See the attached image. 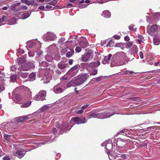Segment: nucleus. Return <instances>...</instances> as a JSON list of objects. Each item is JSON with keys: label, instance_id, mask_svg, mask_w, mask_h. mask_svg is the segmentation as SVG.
<instances>
[{"label": "nucleus", "instance_id": "cd10ccee", "mask_svg": "<svg viewBox=\"0 0 160 160\" xmlns=\"http://www.w3.org/2000/svg\"><path fill=\"white\" fill-rule=\"evenodd\" d=\"M15 99L16 101H15L16 103H18V102H19L21 101V100L22 99V98L21 96L19 94H17L15 96Z\"/></svg>", "mask_w": 160, "mask_h": 160}, {"label": "nucleus", "instance_id": "3c124183", "mask_svg": "<svg viewBox=\"0 0 160 160\" xmlns=\"http://www.w3.org/2000/svg\"><path fill=\"white\" fill-rule=\"evenodd\" d=\"M24 51L22 49H18L17 50V53H18L20 54H23L24 53Z\"/></svg>", "mask_w": 160, "mask_h": 160}, {"label": "nucleus", "instance_id": "f3484780", "mask_svg": "<svg viewBox=\"0 0 160 160\" xmlns=\"http://www.w3.org/2000/svg\"><path fill=\"white\" fill-rule=\"evenodd\" d=\"M21 2L28 6L32 5L34 3V1L32 0H22Z\"/></svg>", "mask_w": 160, "mask_h": 160}, {"label": "nucleus", "instance_id": "c9c22d12", "mask_svg": "<svg viewBox=\"0 0 160 160\" xmlns=\"http://www.w3.org/2000/svg\"><path fill=\"white\" fill-rule=\"evenodd\" d=\"M35 77L36 75L34 73H32L29 75V77L32 81H33L34 80Z\"/></svg>", "mask_w": 160, "mask_h": 160}, {"label": "nucleus", "instance_id": "864d4df0", "mask_svg": "<svg viewBox=\"0 0 160 160\" xmlns=\"http://www.w3.org/2000/svg\"><path fill=\"white\" fill-rule=\"evenodd\" d=\"M102 77L100 76L96 78V81L97 82H98L100 81L102 78Z\"/></svg>", "mask_w": 160, "mask_h": 160}, {"label": "nucleus", "instance_id": "412c9836", "mask_svg": "<svg viewBox=\"0 0 160 160\" xmlns=\"http://www.w3.org/2000/svg\"><path fill=\"white\" fill-rule=\"evenodd\" d=\"M111 13L108 10H106L103 11L102 14V15L104 17L106 18H109L111 16Z\"/></svg>", "mask_w": 160, "mask_h": 160}, {"label": "nucleus", "instance_id": "0e129e2a", "mask_svg": "<svg viewBox=\"0 0 160 160\" xmlns=\"http://www.w3.org/2000/svg\"><path fill=\"white\" fill-rule=\"evenodd\" d=\"M28 55L29 57H32L34 55V53L33 52H29L28 53Z\"/></svg>", "mask_w": 160, "mask_h": 160}, {"label": "nucleus", "instance_id": "5fc2aeb1", "mask_svg": "<svg viewBox=\"0 0 160 160\" xmlns=\"http://www.w3.org/2000/svg\"><path fill=\"white\" fill-rule=\"evenodd\" d=\"M73 5L72 4L69 3L66 6V7L67 8L73 7Z\"/></svg>", "mask_w": 160, "mask_h": 160}, {"label": "nucleus", "instance_id": "7ed1b4c3", "mask_svg": "<svg viewBox=\"0 0 160 160\" xmlns=\"http://www.w3.org/2000/svg\"><path fill=\"white\" fill-rule=\"evenodd\" d=\"M117 55L118 59L122 60L120 62L118 65H122L125 64L127 62L126 60V55L123 52H118L117 53Z\"/></svg>", "mask_w": 160, "mask_h": 160}, {"label": "nucleus", "instance_id": "79ce46f5", "mask_svg": "<svg viewBox=\"0 0 160 160\" xmlns=\"http://www.w3.org/2000/svg\"><path fill=\"white\" fill-rule=\"evenodd\" d=\"M51 72L50 69L48 68H47L45 70L44 74L45 76H49L50 72Z\"/></svg>", "mask_w": 160, "mask_h": 160}, {"label": "nucleus", "instance_id": "680f3d73", "mask_svg": "<svg viewBox=\"0 0 160 160\" xmlns=\"http://www.w3.org/2000/svg\"><path fill=\"white\" fill-rule=\"evenodd\" d=\"M78 88H74V90L75 91V92H76V93L78 94V95L79 93V90H78Z\"/></svg>", "mask_w": 160, "mask_h": 160}, {"label": "nucleus", "instance_id": "4d7b16f0", "mask_svg": "<svg viewBox=\"0 0 160 160\" xmlns=\"http://www.w3.org/2000/svg\"><path fill=\"white\" fill-rule=\"evenodd\" d=\"M132 48L135 51H136L138 49L137 46L135 45H132Z\"/></svg>", "mask_w": 160, "mask_h": 160}, {"label": "nucleus", "instance_id": "09e8293b", "mask_svg": "<svg viewBox=\"0 0 160 160\" xmlns=\"http://www.w3.org/2000/svg\"><path fill=\"white\" fill-rule=\"evenodd\" d=\"M68 79V77H67V75L66 74L65 76H63V77H62L61 78V80L62 81H64L65 80H67Z\"/></svg>", "mask_w": 160, "mask_h": 160}, {"label": "nucleus", "instance_id": "4be33fe9", "mask_svg": "<svg viewBox=\"0 0 160 160\" xmlns=\"http://www.w3.org/2000/svg\"><path fill=\"white\" fill-rule=\"evenodd\" d=\"M3 79V78L0 77V92L3 91L5 89L4 85L3 83H4Z\"/></svg>", "mask_w": 160, "mask_h": 160}, {"label": "nucleus", "instance_id": "dca6fc26", "mask_svg": "<svg viewBox=\"0 0 160 160\" xmlns=\"http://www.w3.org/2000/svg\"><path fill=\"white\" fill-rule=\"evenodd\" d=\"M20 5V3L19 2L14 3L11 6V9L15 12L18 11H17L18 8H17V7L19 6Z\"/></svg>", "mask_w": 160, "mask_h": 160}, {"label": "nucleus", "instance_id": "a211bd4d", "mask_svg": "<svg viewBox=\"0 0 160 160\" xmlns=\"http://www.w3.org/2000/svg\"><path fill=\"white\" fill-rule=\"evenodd\" d=\"M112 56V55L111 54H109L107 56L105 57L103 60L102 61V63L103 64H106V63H108Z\"/></svg>", "mask_w": 160, "mask_h": 160}, {"label": "nucleus", "instance_id": "f8f14e48", "mask_svg": "<svg viewBox=\"0 0 160 160\" xmlns=\"http://www.w3.org/2000/svg\"><path fill=\"white\" fill-rule=\"evenodd\" d=\"M88 45L87 40L86 38L81 37V47L82 48H85Z\"/></svg>", "mask_w": 160, "mask_h": 160}, {"label": "nucleus", "instance_id": "052dcab7", "mask_svg": "<svg viewBox=\"0 0 160 160\" xmlns=\"http://www.w3.org/2000/svg\"><path fill=\"white\" fill-rule=\"evenodd\" d=\"M3 160H11L10 158L8 156H5L2 158Z\"/></svg>", "mask_w": 160, "mask_h": 160}, {"label": "nucleus", "instance_id": "c85d7f7f", "mask_svg": "<svg viewBox=\"0 0 160 160\" xmlns=\"http://www.w3.org/2000/svg\"><path fill=\"white\" fill-rule=\"evenodd\" d=\"M31 104V101H29L27 102L24 103L23 104L21 105V107L22 108H27L29 106H30Z\"/></svg>", "mask_w": 160, "mask_h": 160}, {"label": "nucleus", "instance_id": "423d86ee", "mask_svg": "<svg viewBox=\"0 0 160 160\" xmlns=\"http://www.w3.org/2000/svg\"><path fill=\"white\" fill-rule=\"evenodd\" d=\"M159 28V27L158 25H153L151 27L150 30H148V32L152 36H155Z\"/></svg>", "mask_w": 160, "mask_h": 160}, {"label": "nucleus", "instance_id": "bf43d9fd", "mask_svg": "<svg viewBox=\"0 0 160 160\" xmlns=\"http://www.w3.org/2000/svg\"><path fill=\"white\" fill-rule=\"evenodd\" d=\"M114 38L116 39H119L120 38V36L119 35H115L114 36Z\"/></svg>", "mask_w": 160, "mask_h": 160}, {"label": "nucleus", "instance_id": "8fccbe9b", "mask_svg": "<svg viewBox=\"0 0 160 160\" xmlns=\"http://www.w3.org/2000/svg\"><path fill=\"white\" fill-rule=\"evenodd\" d=\"M97 73V69L94 70L92 72L90 73V75H95Z\"/></svg>", "mask_w": 160, "mask_h": 160}, {"label": "nucleus", "instance_id": "603ef678", "mask_svg": "<svg viewBox=\"0 0 160 160\" xmlns=\"http://www.w3.org/2000/svg\"><path fill=\"white\" fill-rule=\"evenodd\" d=\"M88 4H81V8H83L86 7Z\"/></svg>", "mask_w": 160, "mask_h": 160}, {"label": "nucleus", "instance_id": "39448f33", "mask_svg": "<svg viewBox=\"0 0 160 160\" xmlns=\"http://www.w3.org/2000/svg\"><path fill=\"white\" fill-rule=\"evenodd\" d=\"M46 92L45 91L42 90L40 91L33 98V99L37 101H43L45 99Z\"/></svg>", "mask_w": 160, "mask_h": 160}, {"label": "nucleus", "instance_id": "20e7f679", "mask_svg": "<svg viewBox=\"0 0 160 160\" xmlns=\"http://www.w3.org/2000/svg\"><path fill=\"white\" fill-rule=\"evenodd\" d=\"M56 38V35L52 32H48L43 36V39L45 41H53Z\"/></svg>", "mask_w": 160, "mask_h": 160}, {"label": "nucleus", "instance_id": "58836bf2", "mask_svg": "<svg viewBox=\"0 0 160 160\" xmlns=\"http://www.w3.org/2000/svg\"><path fill=\"white\" fill-rule=\"evenodd\" d=\"M28 8V7L25 5L21 6L20 7L18 8V10L17 11H20L22 10H27Z\"/></svg>", "mask_w": 160, "mask_h": 160}, {"label": "nucleus", "instance_id": "6e6d98bb", "mask_svg": "<svg viewBox=\"0 0 160 160\" xmlns=\"http://www.w3.org/2000/svg\"><path fill=\"white\" fill-rule=\"evenodd\" d=\"M112 43V42L111 41H110L109 42H108L107 44V47H111L112 46V45L111 44V43Z\"/></svg>", "mask_w": 160, "mask_h": 160}, {"label": "nucleus", "instance_id": "338daca9", "mask_svg": "<svg viewBox=\"0 0 160 160\" xmlns=\"http://www.w3.org/2000/svg\"><path fill=\"white\" fill-rule=\"evenodd\" d=\"M75 51L77 52H80V47H76L75 49Z\"/></svg>", "mask_w": 160, "mask_h": 160}, {"label": "nucleus", "instance_id": "1a4fd4ad", "mask_svg": "<svg viewBox=\"0 0 160 160\" xmlns=\"http://www.w3.org/2000/svg\"><path fill=\"white\" fill-rule=\"evenodd\" d=\"M33 67V63L32 62H29L23 64L21 66V69L23 71H27Z\"/></svg>", "mask_w": 160, "mask_h": 160}, {"label": "nucleus", "instance_id": "9b49d317", "mask_svg": "<svg viewBox=\"0 0 160 160\" xmlns=\"http://www.w3.org/2000/svg\"><path fill=\"white\" fill-rule=\"evenodd\" d=\"M56 127L57 128H59L61 129H64L69 126V123L68 122H65L62 124H61L60 125H59V123L57 122L56 124Z\"/></svg>", "mask_w": 160, "mask_h": 160}, {"label": "nucleus", "instance_id": "f03ea898", "mask_svg": "<svg viewBox=\"0 0 160 160\" xmlns=\"http://www.w3.org/2000/svg\"><path fill=\"white\" fill-rule=\"evenodd\" d=\"M94 52L92 50H89L88 52L82 55V60L83 62L90 60L93 57Z\"/></svg>", "mask_w": 160, "mask_h": 160}, {"label": "nucleus", "instance_id": "72a5a7b5", "mask_svg": "<svg viewBox=\"0 0 160 160\" xmlns=\"http://www.w3.org/2000/svg\"><path fill=\"white\" fill-rule=\"evenodd\" d=\"M86 75L85 74L81 75V84L86 79Z\"/></svg>", "mask_w": 160, "mask_h": 160}, {"label": "nucleus", "instance_id": "4468645a", "mask_svg": "<svg viewBox=\"0 0 160 160\" xmlns=\"http://www.w3.org/2000/svg\"><path fill=\"white\" fill-rule=\"evenodd\" d=\"M25 153L26 151H18L14 154V155L21 158L25 155Z\"/></svg>", "mask_w": 160, "mask_h": 160}, {"label": "nucleus", "instance_id": "0eeeda50", "mask_svg": "<svg viewBox=\"0 0 160 160\" xmlns=\"http://www.w3.org/2000/svg\"><path fill=\"white\" fill-rule=\"evenodd\" d=\"M112 141L111 140H109L108 141H106L102 143L101 145L103 147L105 146V148L108 151H107L108 154L109 155L110 153V150H111L112 148Z\"/></svg>", "mask_w": 160, "mask_h": 160}, {"label": "nucleus", "instance_id": "473e14b6", "mask_svg": "<svg viewBox=\"0 0 160 160\" xmlns=\"http://www.w3.org/2000/svg\"><path fill=\"white\" fill-rule=\"evenodd\" d=\"M154 18L157 20L160 19V12L156 13L154 15Z\"/></svg>", "mask_w": 160, "mask_h": 160}, {"label": "nucleus", "instance_id": "6ab92c4d", "mask_svg": "<svg viewBox=\"0 0 160 160\" xmlns=\"http://www.w3.org/2000/svg\"><path fill=\"white\" fill-rule=\"evenodd\" d=\"M29 119V118L28 116H22L19 117L17 118V120L18 122H22L23 121L28 120Z\"/></svg>", "mask_w": 160, "mask_h": 160}, {"label": "nucleus", "instance_id": "de8ad7c7", "mask_svg": "<svg viewBox=\"0 0 160 160\" xmlns=\"http://www.w3.org/2000/svg\"><path fill=\"white\" fill-rule=\"evenodd\" d=\"M78 66L77 65H75L73 67H72L71 69V71L76 70H78Z\"/></svg>", "mask_w": 160, "mask_h": 160}, {"label": "nucleus", "instance_id": "4c0bfd02", "mask_svg": "<svg viewBox=\"0 0 160 160\" xmlns=\"http://www.w3.org/2000/svg\"><path fill=\"white\" fill-rule=\"evenodd\" d=\"M89 104H86L83 106L81 108V114L84 111V110L87 107L89 106Z\"/></svg>", "mask_w": 160, "mask_h": 160}, {"label": "nucleus", "instance_id": "13d9d810", "mask_svg": "<svg viewBox=\"0 0 160 160\" xmlns=\"http://www.w3.org/2000/svg\"><path fill=\"white\" fill-rule=\"evenodd\" d=\"M87 122V121L85 120V118H83L82 119H81V123H83Z\"/></svg>", "mask_w": 160, "mask_h": 160}, {"label": "nucleus", "instance_id": "9d476101", "mask_svg": "<svg viewBox=\"0 0 160 160\" xmlns=\"http://www.w3.org/2000/svg\"><path fill=\"white\" fill-rule=\"evenodd\" d=\"M62 52H67L66 54L67 57L69 58L72 56L74 53V51L73 50H71L69 48H66L65 49H62Z\"/></svg>", "mask_w": 160, "mask_h": 160}, {"label": "nucleus", "instance_id": "e2e57ef3", "mask_svg": "<svg viewBox=\"0 0 160 160\" xmlns=\"http://www.w3.org/2000/svg\"><path fill=\"white\" fill-rule=\"evenodd\" d=\"M139 56H140V58L141 59H143V53L142 52H139Z\"/></svg>", "mask_w": 160, "mask_h": 160}, {"label": "nucleus", "instance_id": "aec40b11", "mask_svg": "<svg viewBox=\"0 0 160 160\" xmlns=\"http://www.w3.org/2000/svg\"><path fill=\"white\" fill-rule=\"evenodd\" d=\"M72 80L74 81L73 82L75 85L78 86L80 84V77L74 78L72 79Z\"/></svg>", "mask_w": 160, "mask_h": 160}, {"label": "nucleus", "instance_id": "c756f323", "mask_svg": "<svg viewBox=\"0 0 160 160\" xmlns=\"http://www.w3.org/2000/svg\"><path fill=\"white\" fill-rule=\"evenodd\" d=\"M20 76L23 78H26L27 77L28 74V73L27 72H20L19 74Z\"/></svg>", "mask_w": 160, "mask_h": 160}, {"label": "nucleus", "instance_id": "f704fd0d", "mask_svg": "<svg viewBox=\"0 0 160 160\" xmlns=\"http://www.w3.org/2000/svg\"><path fill=\"white\" fill-rule=\"evenodd\" d=\"M49 106L47 105H43L41 108L40 111L42 112H44L45 111L48 109Z\"/></svg>", "mask_w": 160, "mask_h": 160}, {"label": "nucleus", "instance_id": "7c9ffc66", "mask_svg": "<svg viewBox=\"0 0 160 160\" xmlns=\"http://www.w3.org/2000/svg\"><path fill=\"white\" fill-rule=\"evenodd\" d=\"M153 43L156 45H159L160 43V39L156 37L154 38L153 39Z\"/></svg>", "mask_w": 160, "mask_h": 160}, {"label": "nucleus", "instance_id": "69168bd1", "mask_svg": "<svg viewBox=\"0 0 160 160\" xmlns=\"http://www.w3.org/2000/svg\"><path fill=\"white\" fill-rule=\"evenodd\" d=\"M42 52L41 51H38L37 52V54L39 56H40L42 54Z\"/></svg>", "mask_w": 160, "mask_h": 160}, {"label": "nucleus", "instance_id": "bb28decb", "mask_svg": "<svg viewBox=\"0 0 160 160\" xmlns=\"http://www.w3.org/2000/svg\"><path fill=\"white\" fill-rule=\"evenodd\" d=\"M16 19L15 18H12L9 19L8 24L10 25H13L16 23Z\"/></svg>", "mask_w": 160, "mask_h": 160}, {"label": "nucleus", "instance_id": "a878e982", "mask_svg": "<svg viewBox=\"0 0 160 160\" xmlns=\"http://www.w3.org/2000/svg\"><path fill=\"white\" fill-rule=\"evenodd\" d=\"M66 65L64 62H60L58 64V67L60 69H63L66 68Z\"/></svg>", "mask_w": 160, "mask_h": 160}, {"label": "nucleus", "instance_id": "ddd939ff", "mask_svg": "<svg viewBox=\"0 0 160 160\" xmlns=\"http://www.w3.org/2000/svg\"><path fill=\"white\" fill-rule=\"evenodd\" d=\"M54 92L57 94L61 93L63 91V90L59 86V85L57 84L53 88Z\"/></svg>", "mask_w": 160, "mask_h": 160}, {"label": "nucleus", "instance_id": "a19ab883", "mask_svg": "<svg viewBox=\"0 0 160 160\" xmlns=\"http://www.w3.org/2000/svg\"><path fill=\"white\" fill-rule=\"evenodd\" d=\"M16 76L15 75H13L10 77V80L12 82H15L16 80Z\"/></svg>", "mask_w": 160, "mask_h": 160}, {"label": "nucleus", "instance_id": "a18cd8bd", "mask_svg": "<svg viewBox=\"0 0 160 160\" xmlns=\"http://www.w3.org/2000/svg\"><path fill=\"white\" fill-rule=\"evenodd\" d=\"M65 41V39L63 38H62L61 39L59 40L58 41V43L59 44H61L62 43H64V42Z\"/></svg>", "mask_w": 160, "mask_h": 160}, {"label": "nucleus", "instance_id": "393cba45", "mask_svg": "<svg viewBox=\"0 0 160 160\" xmlns=\"http://www.w3.org/2000/svg\"><path fill=\"white\" fill-rule=\"evenodd\" d=\"M31 14V13L29 12H26L23 13L21 16L20 19H24L28 17ZM18 19H20L19 18Z\"/></svg>", "mask_w": 160, "mask_h": 160}, {"label": "nucleus", "instance_id": "ea45409f", "mask_svg": "<svg viewBox=\"0 0 160 160\" xmlns=\"http://www.w3.org/2000/svg\"><path fill=\"white\" fill-rule=\"evenodd\" d=\"M73 80H72V79L69 82H68L67 84V87L68 88L72 86H73V85H74L73 83Z\"/></svg>", "mask_w": 160, "mask_h": 160}, {"label": "nucleus", "instance_id": "e433bc0d", "mask_svg": "<svg viewBox=\"0 0 160 160\" xmlns=\"http://www.w3.org/2000/svg\"><path fill=\"white\" fill-rule=\"evenodd\" d=\"M134 72L132 71H126L123 72H122L121 74L125 75H130L132 74Z\"/></svg>", "mask_w": 160, "mask_h": 160}, {"label": "nucleus", "instance_id": "f257e3e1", "mask_svg": "<svg viewBox=\"0 0 160 160\" xmlns=\"http://www.w3.org/2000/svg\"><path fill=\"white\" fill-rule=\"evenodd\" d=\"M113 114L110 113L105 112L103 114V113H98L97 112H93L91 113L89 116L91 118H98L104 119L109 118Z\"/></svg>", "mask_w": 160, "mask_h": 160}, {"label": "nucleus", "instance_id": "2f4dec72", "mask_svg": "<svg viewBox=\"0 0 160 160\" xmlns=\"http://www.w3.org/2000/svg\"><path fill=\"white\" fill-rule=\"evenodd\" d=\"M11 135H8L7 134H5L4 136L5 140L7 142H9L11 139Z\"/></svg>", "mask_w": 160, "mask_h": 160}, {"label": "nucleus", "instance_id": "c03bdc74", "mask_svg": "<svg viewBox=\"0 0 160 160\" xmlns=\"http://www.w3.org/2000/svg\"><path fill=\"white\" fill-rule=\"evenodd\" d=\"M132 46V43L131 42H128L126 43V46L127 48H130Z\"/></svg>", "mask_w": 160, "mask_h": 160}, {"label": "nucleus", "instance_id": "6e6552de", "mask_svg": "<svg viewBox=\"0 0 160 160\" xmlns=\"http://www.w3.org/2000/svg\"><path fill=\"white\" fill-rule=\"evenodd\" d=\"M127 141L125 140H118L116 144V147L120 149H123L127 147Z\"/></svg>", "mask_w": 160, "mask_h": 160}, {"label": "nucleus", "instance_id": "2eb2a0df", "mask_svg": "<svg viewBox=\"0 0 160 160\" xmlns=\"http://www.w3.org/2000/svg\"><path fill=\"white\" fill-rule=\"evenodd\" d=\"M100 65V62L99 61L96 62H92L88 65V66L91 68H93L98 66Z\"/></svg>", "mask_w": 160, "mask_h": 160}, {"label": "nucleus", "instance_id": "49530a36", "mask_svg": "<svg viewBox=\"0 0 160 160\" xmlns=\"http://www.w3.org/2000/svg\"><path fill=\"white\" fill-rule=\"evenodd\" d=\"M7 18V17L6 16H3V17L0 18V22H2L5 20H6Z\"/></svg>", "mask_w": 160, "mask_h": 160}, {"label": "nucleus", "instance_id": "5701e85b", "mask_svg": "<svg viewBox=\"0 0 160 160\" xmlns=\"http://www.w3.org/2000/svg\"><path fill=\"white\" fill-rule=\"evenodd\" d=\"M72 122L76 123L75 124H73V125L75 124H79L80 123V119L79 118L77 117L72 118L70 121V122L72 123Z\"/></svg>", "mask_w": 160, "mask_h": 160}, {"label": "nucleus", "instance_id": "37998d69", "mask_svg": "<svg viewBox=\"0 0 160 160\" xmlns=\"http://www.w3.org/2000/svg\"><path fill=\"white\" fill-rule=\"evenodd\" d=\"M57 0H53L49 3V4L54 6L57 3Z\"/></svg>", "mask_w": 160, "mask_h": 160}, {"label": "nucleus", "instance_id": "b1692460", "mask_svg": "<svg viewBox=\"0 0 160 160\" xmlns=\"http://www.w3.org/2000/svg\"><path fill=\"white\" fill-rule=\"evenodd\" d=\"M26 61V60L25 58L23 57H19L17 60V63L19 65L23 63Z\"/></svg>", "mask_w": 160, "mask_h": 160}, {"label": "nucleus", "instance_id": "774afa93", "mask_svg": "<svg viewBox=\"0 0 160 160\" xmlns=\"http://www.w3.org/2000/svg\"><path fill=\"white\" fill-rule=\"evenodd\" d=\"M44 8V7L43 6H40L38 8V9L41 10H43Z\"/></svg>", "mask_w": 160, "mask_h": 160}]
</instances>
